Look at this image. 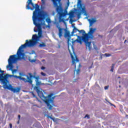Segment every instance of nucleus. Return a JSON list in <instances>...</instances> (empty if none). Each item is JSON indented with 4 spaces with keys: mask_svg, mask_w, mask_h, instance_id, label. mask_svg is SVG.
Instances as JSON below:
<instances>
[{
    "mask_svg": "<svg viewBox=\"0 0 128 128\" xmlns=\"http://www.w3.org/2000/svg\"><path fill=\"white\" fill-rule=\"evenodd\" d=\"M76 62H78V59L76 57Z\"/></svg>",
    "mask_w": 128,
    "mask_h": 128,
    "instance_id": "obj_35",
    "label": "nucleus"
},
{
    "mask_svg": "<svg viewBox=\"0 0 128 128\" xmlns=\"http://www.w3.org/2000/svg\"><path fill=\"white\" fill-rule=\"evenodd\" d=\"M75 68H76V64H75Z\"/></svg>",
    "mask_w": 128,
    "mask_h": 128,
    "instance_id": "obj_42",
    "label": "nucleus"
},
{
    "mask_svg": "<svg viewBox=\"0 0 128 128\" xmlns=\"http://www.w3.org/2000/svg\"><path fill=\"white\" fill-rule=\"evenodd\" d=\"M46 22H48V24H50V18H47L46 20Z\"/></svg>",
    "mask_w": 128,
    "mask_h": 128,
    "instance_id": "obj_21",
    "label": "nucleus"
},
{
    "mask_svg": "<svg viewBox=\"0 0 128 128\" xmlns=\"http://www.w3.org/2000/svg\"><path fill=\"white\" fill-rule=\"evenodd\" d=\"M56 26L58 30V36L59 38H62V32H64L66 29L60 28L59 25H56Z\"/></svg>",
    "mask_w": 128,
    "mask_h": 128,
    "instance_id": "obj_11",
    "label": "nucleus"
},
{
    "mask_svg": "<svg viewBox=\"0 0 128 128\" xmlns=\"http://www.w3.org/2000/svg\"><path fill=\"white\" fill-rule=\"evenodd\" d=\"M36 92H37V94H38V96L40 97V98H44V93L40 91V89L36 88Z\"/></svg>",
    "mask_w": 128,
    "mask_h": 128,
    "instance_id": "obj_13",
    "label": "nucleus"
},
{
    "mask_svg": "<svg viewBox=\"0 0 128 128\" xmlns=\"http://www.w3.org/2000/svg\"><path fill=\"white\" fill-rule=\"evenodd\" d=\"M39 46L40 48H44V47H46V43L42 42V44H39Z\"/></svg>",
    "mask_w": 128,
    "mask_h": 128,
    "instance_id": "obj_18",
    "label": "nucleus"
},
{
    "mask_svg": "<svg viewBox=\"0 0 128 128\" xmlns=\"http://www.w3.org/2000/svg\"><path fill=\"white\" fill-rule=\"evenodd\" d=\"M36 86H38V84H40V82L38 80V81H36Z\"/></svg>",
    "mask_w": 128,
    "mask_h": 128,
    "instance_id": "obj_25",
    "label": "nucleus"
},
{
    "mask_svg": "<svg viewBox=\"0 0 128 128\" xmlns=\"http://www.w3.org/2000/svg\"><path fill=\"white\" fill-rule=\"evenodd\" d=\"M47 118H50V120H54V118H52L51 116H47Z\"/></svg>",
    "mask_w": 128,
    "mask_h": 128,
    "instance_id": "obj_22",
    "label": "nucleus"
},
{
    "mask_svg": "<svg viewBox=\"0 0 128 128\" xmlns=\"http://www.w3.org/2000/svg\"><path fill=\"white\" fill-rule=\"evenodd\" d=\"M39 37L36 34H34L32 37V40H26V43L24 44L21 45L17 51L16 54L18 56L19 60H23L24 58V53L22 52L24 50L22 48H26V46H34L36 44L38 40Z\"/></svg>",
    "mask_w": 128,
    "mask_h": 128,
    "instance_id": "obj_3",
    "label": "nucleus"
},
{
    "mask_svg": "<svg viewBox=\"0 0 128 128\" xmlns=\"http://www.w3.org/2000/svg\"><path fill=\"white\" fill-rule=\"evenodd\" d=\"M108 86H104V90H108Z\"/></svg>",
    "mask_w": 128,
    "mask_h": 128,
    "instance_id": "obj_29",
    "label": "nucleus"
},
{
    "mask_svg": "<svg viewBox=\"0 0 128 128\" xmlns=\"http://www.w3.org/2000/svg\"><path fill=\"white\" fill-rule=\"evenodd\" d=\"M96 28H90V32L88 34H86L85 32V34H83V36H82V37L78 36V38H80L74 41V39L68 38V46H72V44H74V42H76V41L82 44V40L83 42H85L86 46H88V48L89 50H92V47H90L92 42H88V40L90 38L91 40H92V38H94V32H96Z\"/></svg>",
    "mask_w": 128,
    "mask_h": 128,
    "instance_id": "obj_2",
    "label": "nucleus"
},
{
    "mask_svg": "<svg viewBox=\"0 0 128 128\" xmlns=\"http://www.w3.org/2000/svg\"><path fill=\"white\" fill-rule=\"evenodd\" d=\"M68 6L70 5V1H68Z\"/></svg>",
    "mask_w": 128,
    "mask_h": 128,
    "instance_id": "obj_36",
    "label": "nucleus"
},
{
    "mask_svg": "<svg viewBox=\"0 0 128 128\" xmlns=\"http://www.w3.org/2000/svg\"><path fill=\"white\" fill-rule=\"evenodd\" d=\"M111 104V106H114V108H116V106H114V104Z\"/></svg>",
    "mask_w": 128,
    "mask_h": 128,
    "instance_id": "obj_37",
    "label": "nucleus"
},
{
    "mask_svg": "<svg viewBox=\"0 0 128 128\" xmlns=\"http://www.w3.org/2000/svg\"><path fill=\"white\" fill-rule=\"evenodd\" d=\"M76 32H78L80 34H82V36H84V34H86V31H84V30H80L76 28V26H74V29L72 32V34H74Z\"/></svg>",
    "mask_w": 128,
    "mask_h": 128,
    "instance_id": "obj_9",
    "label": "nucleus"
},
{
    "mask_svg": "<svg viewBox=\"0 0 128 128\" xmlns=\"http://www.w3.org/2000/svg\"><path fill=\"white\" fill-rule=\"evenodd\" d=\"M32 62H34V60H32Z\"/></svg>",
    "mask_w": 128,
    "mask_h": 128,
    "instance_id": "obj_41",
    "label": "nucleus"
},
{
    "mask_svg": "<svg viewBox=\"0 0 128 128\" xmlns=\"http://www.w3.org/2000/svg\"><path fill=\"white\" fill-rule=\"evenodd\" d=\"M88 22H90V26H92L94 24V22H96V20L94 19H92V20L90 19L88 20Z\"/></svg>",
    "mask_w": 128,
    "mask_h": 128,
    "instance_id": "obj_17",
    "label": "nucleus"
},
{
    "mask_svg": "<svg viewBox=\"0 0 128 128\" xmlns=\"http://www.w3.org/2000/svg\"><path fill=\"white\" fill-rule=\"evenodd\" d=\"M18 78H19V80H23V82H28V79H26L24 78H22L20 76H18Z\"/></svg>",
    "mask_w": 128,
    "mask_h": 128,
    "instance_id": "obj_15",
    "label": "nucleus"
},
{
    "mask_svg": "<svg viewBox=\"0 0 128 128\" xmlns=\"http://www.w3.org/2000/svg\"><path fill=\"white\" fill-rule=\"evenodd\" d=\"M126 42H128V40H125L124 43L126 44Z\"/></svg>",
    "mask_w": 128,
    "mask_h": 128,
    "instance_id": "obj_38",
    "label": "nucleus"
},
{
    "mask_svg": "<svg viewBox=\"0 0 128 128\" xmlns=\"http://www.w3.org/2000/svg\"><path fill=\"white\" fill-rule=\"evenodd\" d=\"M64 30H65V34H64L65 38H70V32L66 30V29H65Z\"/></svg>",
    "mask_w": 128,
    "mask_h": 128,
    "instance_id": "obj_16",
    "label": "nucleus"
},
{
    "mask_svg": "<svg viewBox=\"0 0 128 128\" xmlns=\"http://www.w3.org/2000/svg\"><path fill=\"white\" fill-rule=\"evenodd\" d=\"M94 48L96 50H98V47H96V46L94 44V43L93 44Z\"/></svg>",
    "mask_w": 128,
    "mask_h": 128,
    "instance_id": "obj_23",
    "label": "nucleus"
},
{
    "mask_svg": "<svg viewBox=\"0 0 128 128\" xmlns=\"http://www.w3.org/2000/svg\"><path fill=\"white\" fill-rule=\"evenodd\" d=\"M26 10H34L33 16H32V20L34 24L36 26V28H34V32H38V38L42 37V23H38L36 20L40 22H42L44 20V16H46V14L44 12H40V5L38 4H35L32 2V0H28L26 2Z\"/></svg>",
    "mask_w": 128,
    "mask_h": 128,
    "instance_id": "obj_1",
    "label": "nucleus"
},
{
    "mask_svg": "<svg viewBox=\"0 0 128 128\" xmlns=\"http://www.w3.org/2000/svg\"><path fill=\"white\" fill-rule=\"evenodd\" d=\"M105 56H110V54H105Z\"/></svg>",
    "mask_w": 128,
    "mask_h": 128,
    "instance_id": "obj_28",
    "label": "nucleus"
},
{
    "mask_svg": "<svg viewBox=\"0 0 128 128\" xmlns=\"http://www.w3.org/2000/svg\"><path fill=\"white\" fill-rule=\"evenodd\" d=\"M10 128H12V124H10Z\"/></svg>",
    "mask_w": 128,
    "mask_h": 128,
    "instance_id": "obj_33",
    "label": "nucleus"
},
{
    "mask_svg": "<svg viewBox=\"0 0 128 128\" xmlns=\"http://www.w3.org/2000/svg\"><path fill=\"white\" fill-rule=\"evenodd\" d=\"M12 76H14V78H18V76L16 75H14V74L10 75V74H9V77L12 78Z\"/></svg>",
    "mask_w": 128,
    "mask_h": 128,
    "instance_id": "obj_20",
    "label": "nucleus"
},
{
    "mask_svg": "<svg viewBox=\"0 0 128 128\" xmlns=\"http://www.w3.org/2000/svg\"><path fill=\"white\" fill-rule=\"evenodd\" d=\"M72 26H74V24H72Z\"/></svg>",
    "mask_w": 128,
    "mask_h": 128,
    "instance_id": "obj_39",
    "label": "nucleus"
},
{
    "mask_svg": "<svg viewBox=\"0 0 128 128\" xmlns=\"http://www.w3.org/2000/svg\"><path fill=\"white\" fill-rule=\"evenodd\" d=\"M114 66H116V64H112V66H111L110 71H111L112 72H114Z\"/></svg>",
    "mask_w": 128,
    "mask_h": 128,
    "instance_id": "obj_19",
    "label": "nucleus"
},
{
    "mask_svg": "<svg viewBox=\"0 0 128 128\" xmlns=\"http://www.w3.org/2000/svg\"><path fill=\"white\" fill-rule=\"evenodd\" d=\"M8 83H6L4 84V88H7V90H10L13 92H20V88H14L11 84L8 86Z\"/></svg>",
    "mask_w": 128,
    "mask_h": 128,
    "instance_id": "obj_8",
    "label": "nucleus"
},
{
    "mask_svg": "<svg viewBox=\"0 0 128 128\" xmlns=\"http://www.w3.org/2000/svg\"><path fill=\"white\" fill-rule=\"evenodd\" d=\"M22 60L18 58H18L16 54H13L12 56H10L9 58L8 59V64L6 66V68H10V70H12V74L14 72H16V70L13 69L14 65L13 64H16V60Z\"/></svg>",
    "mask_w": 128,
    "mask_h": 128,
    "instance_id": "obj_4",
    "label": "nucleus"
},
{
    "mask_svg": "<svg viewBox=\"0 0 128 128\" xmlns=\"http://www.w3.org/2000/svg\"><path fill=\"white\" fill-rule=\"evenodd\" d=\"M52 94H50L48 96L49 98H52Z\"/></svg>",
    "mask_w": 128,
    "mask_h": 128,
    "instance_id": "obj_32",
    "label": "nucleus"
},
{
    "mask_svg": "<svg viewBox=\"0 0 128 128\" xmlns=\"http://www.w3.org/2000/svg\"><path fill=\"white\" fill-rule=\"evenodd\" d=\"M72 48H73L72 46Z\"/></svg>",
    "mask_w": 128,
    "mask_h": 128,
    "instance_id": "obj_43",
    "label": "nucleus"
},
{
    "mask_svg": "<svg viewBox=\"0 0 128 128\" xmlns=\"http://www.w3.org/2000/svg\"><path fill=\"white\" fill-rule=\"evenodd\" d=\"M53 4L55 6H57L56 8V12L60 14V16H66V14L64 12V9H62V4H60V6H58V2H60V0H52ZM41 2H42V4L44 6L46 4V0H41Z\"/></svg>",
    "mask_w": 128,
    "mask_h": 128,
    "instance_id": "obj_5",
    "label": "nucleus"
},
{
    "mask_svg": "<svg viewBox=\"0 0 128 128\" xmlns=\"http://www.w3.org/2000/svg\"><path fill=\"white\" fill-rule=\"evenodd\" d=\"M89 68H92V66L89 67Z\"/></svg>",
    "mask_w": 128,
    "mask_h": 128,
    "instance_id": "obj_40",
    "label": "nucleus"
},
{
    "mask_svg": "<svg viewBox=\"0 0 128 128\" xmlns=\"http://www.w3.org/2000/svg\"><path fill=\"white\" fill-rule=\"evenodd\" d=\"M32 54H36V52L34 50L32 51Z\"/></svg>",
    "mask_w": 128,
    "mask_h": 128,
    "instance_id": "obj_30",
    "label": "nucleus"
},
{
    "mask_svg": "<svg viewBox=\"0 0 128 128\" xmlns=\"http://www.w3.org/2000/svg\"><path fill=\"white\" fill-rule=\"evenodd\" d=\"M52 102V99H46L45 100V102L47 104L48 106L49 110H52V106L50 104V102Z\"/></svg>",
    "mask_w": 128,
    "mask_h": 128,
    "instance_id": "obj_12",
    "label": "nucleus"
},
{
    "mask_svg": "<svg viewBox=\"0 0 128 128\" xmlns=\"http://www.w3.org/2000/svg\"><path fill=\"white\" fill-rule=\"evenodd\" d=\"M0 81L3 84H8L10 82L8 81V78H10V74H6L4 76V70H2L0 68Z\"/></svg>",
    "mask_w": 128,
    "mask_h": 128,
    "instance_id": "obj_6",
    "label": "nucleus"
},
{
    "mask_svg": "<svg viewBox=\"0 0 128 128\" xmlns=\"http://www.w3.org/2000/svg\"><path fill=\"white\" fill-rule=\"evenodd\" d=\"M80 69L78 68V69L77 70H76V74H80Z\"/></svg>",
    "mask_w": 128,
    "mask_h": 128,
    "instance_id": "obj_24",
    "label": "nucleus"
},
{
    "mask_svg": "<svg viewBox=\"0 0 128 128\" xmlns=\"http://www.w3.org/2000/svg\"><path fill=\"white\" fill-rule=\"evenodd\" d=\"M78 8L80 10V12H84L86 11L84 8H82V1L80 0H78Z\"/></svg>",
    "mask_w": 128,
    "mask_h": 128,
    "instance_id": "obj_10",
    "label": "nucleus"
},
{
    "mask_svg": "<svg viewBox=\"0 0 128 128\" xmlns=\"http://www.w3.org/2000/svg\"><path fill=\"white\" fill-rule=\"evenodd\" d=\"M42 76H46V74L44 73V72H41Z\"/></svg>",
    "mask_w": 128,
    "mask_h": 128,
    "instance_id": "obj_27",
    "label": "nucleus"
},
{
    "mask_svg": "<svg viewBox=\"0 0 128 128\" xmlns=\"http://www.w3.org/2000/svg\"><path fill=\"white\" fill-rule=\"evenodd\" d=\"M68 51H69V52L71 56V58L72 60V64H76V60L74 59V56H72V52H70V48H68Z\"/></svg>",
    "mask_w": 128,
    "mask_h": 128,
    "instance_id": "obj_14",
    "label": "nucleus"
},
{
    "mask_svg": "<svg viewBox=\"0 0 128 128\" xmlns=\"http://www.w3.org/2000/svg\"><path fill=\"white\" fill-rule=\"evenodd\" d=\"M88 118V120H90V116L88 114H86L84 116V118Z\"/></svg>",
    "mask_w": 128,
    "mask_h": 128,
    "instance_id": "obj_26",
    "label": "nucleus"
},
{
    "mask_svg": "<svg viewBox=\"0 0 128 128\" xmlns=\"http://www.w3.org/2000/svg\"><path fill=\"white\" fill-rule=\"evenodd\" d=\"M46 68H44V66H42L41 68V70H44Z\"/></svg>",
    "mask_w": 128,
    "mask_h": 128,
    "instance_id": "obj_31",
    "label": "nucleus"
},
{
    "mask_svg": "<svg viewBox=\"0 0 128 128\" xmlns=\"http://www.w3.org/2000/svg\"><path fill=\"white\" fill-rule=\"evenodd\" d=\"M36 72H34V74L32 75V73H28V76H26L27 78V80H28V84H32V78H35L36 80L35 82H38V80H40V76H36Z\"/></svg>",
    "mask_w": 128,
    "mask_h": 128,
    "instance_id": "obj_7",
    "label": "nucleus"
},
{
    "mask_svg": "<svg viewBox=\"0 0 128 128\" xmlns=\"http://www.w3.org/2000/svg\"><path fill=\"white\" fill-rule=\"evenodd\" d=\"M18 120H20V115H18Z\"/></svg>",
    "mask_w": 128,
    "mask_h": 128,
    "instance_id": "obj_34",
    "label": "nucleus"
}]
</instances>
